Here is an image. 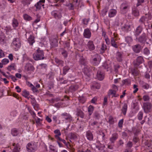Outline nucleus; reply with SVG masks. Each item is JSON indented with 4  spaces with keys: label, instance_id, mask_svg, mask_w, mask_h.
<instances>
[{
    "label": "nucleus",
    "instance_id": "f257e3e1",
    "mask_svg": "<svg viewBox=\"0 0 152 152\" xmlns=\"http://www.w3.org/2000/svg\"><path fill=\"white\" fill-rule=\"evenodd\" d=\"M92 69L93 67L88 64L84 66L83 69L84 75L83 77L84 80L86 81H88L90 80L91 72Z\"/></svg>",
    "mask_w": 152,
    "mask_h": 152
},
{
    "label": "nucleus",
    "instance_id": "f03ea898",
    "mask_svg": "<svg viewBox=\"0 0 152 152\" xmlns=\"http://www.w3.org/2000/svg\"><path fill=\"white\" fill-rule=\"evenodd\" d=\"M33 56L34 59L36 61L43 60L45 58L43 51L41 50L39 48H38L36 52L33 54Z\"/></svg>",
    "mask_w": 152,
    "mask_h": 152
},
{
    "label": "nucleus",
    "instance_id": "7ed1b4c3",
    "mask_svg": "<svg viewBox=\"0 0 152 152\" xmlns=\"http://www.w3.org/2000/svg\"><path fill=\"white\" fill-rule=\"evenodd\" d=\"M137 37L136 38V41L141 45L144 44L147 39V37L146 34L144 33L141 35Z\"/></svg>",
    "mask_w": 152,
    "mask_h": 152
},
{
    "label": "nucleus",
    "instance_id": "20e7f679",
    "mask_svg": "<svg viewBox=\"0 0 152 152\" xmlns=\"http://www.w3.org/2000/svg\"><path fill=\"white\" fill-rule=\"evenodd\" d=\"M26 147L28 152H34L37 149V144L35 142L28 143L27 144Z\"/></svg>",
    "mask_w": 152,
    "mask_h": 152
},
{
    "label": "nucleus",
    "instance_id": "39448f33",
    "mask_svg": "<svg viewBox=\"0 0 152 152\" xmlns=\"http://www.w3.org/2000/svg\"><path fill=\"white\" fill-rule=\"evenodd\" d=\"M129 3L126 1H125L122 3L120 7L121 12L123 14L126 13L129 9Z\"/></svg>",
    "mask_w": 152,
    "mask_h": 152
},
{
    "label": "nucleus",
    "instance_id": "423d86ee",
    "mask_svg": "<svg viewBox=\"0 0 152 152\" xmlns=\"http://www.w3.org/2000/svg\"><path fill=\"white\" fill-rule=\"evenodd\" d=\"M143 108L144 112L145 113H148L150 112V110L152 108V104L149 102H144L143 104Z\"/></svg>",
    "mask_w": 152,
    "mask_h": 152
},
{
    "label": "nucleus",
    "instance_id": "0eeeda50",
    "mask_svg": "<svg viewBox=\"0 0 152 152\" xmlns=\"http://www.w3.org/2000/svg\"><path fill=\"white\" fill-rule=\"evenodd\" d=\"M62 10L59 9L58 10H53L51 12L52 15L56 19H60L62 17L61 12Z\"/></svg>",
    "mask_w": 152,
    "mask_h": 152
},
{
    "label": "nucleus",
    "instance_id": "6e6552de",
    "mask_svg": "<svg viewBox=\"0 0 152 152\" xmlns=\"http://www.w3.org/2000/svg\"><path fill=\"white\" fill-rule=\"evenodd\" d=\"M12 45L17 50L21 46V42L20 39L18 38H15L13 39L12 43Z\"/></svg>",
    "mask_w": 152,
    "mask_h": 152
},
{
    "label": "nucleus",
    "instance_id": "1a4fd4ad",
    "mask_svg": "<svg viewBox=\"0 0 152 152\" xmlns=\"http://www.w3.org/2000/svg\"><path fill=\"white\" fill-rule=\"evenodd\" d=\"M144 61L143 57L142 56H138L136 59L133 61V63L135 67L137 68Z\"/></svg>",
    "mask_w": 152,
    "mask_h": 152
},
{
    "label": "nucleus",
    "instance_id": "9d476101",
    "mask_svg": "<svg viewBox=\"0 0 152 152\" xmlns=\"http://www.w3.org/2000/svg\"><path fill=\"white\" fill-rule=\"evenodd\" d=\"M62 118L67 122H70L72 120L73 118L69 113H64L61 114Z\"/></svg>",
    "mask_w": 152,
    "mask_h": 152
},
{
    "label": "nucleus",
    "instance_id": "9b49d317",
    "mask_svg": "<svg viewBox=\"0 0 152 152\" xmlns=\"http://www.w3.org/2000/svg\"><path fill=\"white\" fill-rule=\"evenodd\" d=\"M87 48L91 51L95 49V46L92 41L90 40L88 41L87 44Z\"/></svg>",
    "mask_w": 152,
    "mask_h": 152
},
{
    "label": "nucleus",
    "instance_id": "f8f14e48",
    "mask_svg": "<svg viewBox=\"0 0 152 152\" xmlns=\"http://www.w3.org/2000/svg\"><path fill=\"white\" fill-rule=\"evenodd\" d=\"M132 49L133 51L137 53H139L142 50L141 46L139 44L133 45L132 46Z\"/></svg>",
    "mask_w": 152,
    "mask_h": 152
},
{
    "label": "nucleus",
    "instance_id": "ddd939ff",
    "mask_svg": "<svg viewBox=\"0 0 152 152\" xmlns=\"http://www.w3.org/2000/svg\"><path fill=\"white\" fill-rule=\"evenodd\" d=\"M142 26V24H140L136 29L134 32V35L136 37L138 36L142 32L143 30Z\"/></svg>",
    "mask_w": 152,
    "mask_h": 152
},
{
    "label": "nucleus",
    "instance_id": "4468645a",
    "mask_svg": "<svg viewBox=\"0 0 152 152\" xmlns=\"http://www.w3.org/2000/svg\"><path fill=\"white\" fill-rule=\"evenodd\" d=\"M25 69L28 71L31 72H34L35 68L31 64L28 63L26 64L25 66Z\"/></svg>",
    "mask_w": 152,
    "mask_h": 152
},
{
    "label": "nucleus",
    "instance_id": "2eb2a0df",
    "mask_svg": "<svg viewBox=\"0 0 152 152\" xmlns=\"http://www.w3.org/2000/svg\"><path fill=\"white\" fill-rule=\"evenodd\" d=\"M94 64L95 65H97L99 62L101 58L100 56L98 54H96L92 57Z\"/></svg>",
    "mask_w": 152,
    "mask_h": 152
},
{
    "label": "nucleus",
    "instance_id": "dca6fc26",
    "mask_svg": "<svg viewBox=\"0 0 152 152\" xmlns=\"http://www.w3.org/2000/svg\"><path fill=\"white\" fill-rule=\"evenodd\" d=\"M45 0H40L35 5V6L36 7L37 10H40L42 6L43 8H44V4H43L45 3Z\"/></svg>",
    "mask_w": 152,
    "mask_h": 152
},
{
    "label": "nucleus",
    "instance_id": "f3484780",
    "mask_svg": "<svg viewBox=\"0 0 152 152\" xmlns=\"http://www.w3.org/2000/svg\"><path fill=\"white\" fill-rule=\"evenodd\" d=\"M91 36V32L88 28H86L84 30L83 33V36L85 38L90 39Z\"/></svg>",
    "mask_w": 152,
    "mask_h": 152
},
{
    "label": "nucleus",
    "instance_id": "a211bd4d",
    "mask_svg": "<svg viewBox=\"0 0 152 152\" xmlns=\"http://www.w3.org/2000/svg\"><path fill=\"white\" fill-rule=\"evenodd\" d=\"M13 145L14 147L12 152H20V146L18 143L15 144L13 143Z\"/></svg>",
    "mask_w": 152,
    "mask_h": 152
},
{
    "label": "nucleus",
    "instance_id": "6ab92c4d",
    "mask_svg": "<svg viewBox=\"0 0 152 152\" xmlns=\"http://www.w3.org/2000/svg\"><path fill=\"white\" fill-rule=\"evenodd\" d=\"M118 138V134L116 133H114L112 134V137L110 138V140L112 143H113Z\"/></svg>",
    "mask_w": 152,
    "mask_h": 152
},
{
    "label": "nucleus",
    "instance_id": "aec40b11",
    "mask_svg": "<svg viewBox=\"0 0 152 152\" xmlns=\"http://www.w3.org/2000/svg\"><path fill=\"white\" fill-rule=\"evenodd\" d=\"M133 144L132 142L129 141L126 145V147L128 148L125 149L124 152H132L131 148Z\"/></svg>",
    "mask_w": 152,
    "mask_h": 152
},
{
    "label": "nucleus",
    "instance_id": "412c9836",
    "mask_svg": "<svg viewBox=\"0 0 152 152\" xmlns=\"http://www.w3.org/2000/svg\"><path fill=\"white\" fill-rule=\"evenodd\" d=\"M121 28L123 31L128 32L130 30V26L128 24H125L121 26Z\"/></svg>",
    "mask_w": 152,
    "mask_h": 152
},
{
    "label": "nucleus",
    "instance_id": "4be33fe9",
    "mask_svg": "<svg viewBox=\"0 0 152 152\" xmlns=\"http://www.w3.org/2000/svg\"><path fill=\"white\" fill-rule=\"evenodd\" d=\"M96 77L99 80H102L104 78V74L100 71H98L97 72Z\"/></svg>",
    "mask_w": 152,
    "mask_h": 152
},
{
    "label": "nucleus",
    "instance_id": "5701e85b",
    "mask_svg": "<svg viewBox=\"0 0 152 152\" xmlns=\"http://www.w3.org/2000/svg\"><path fill=\"white\" fill-rule=\"evenodd\" d=\"M55 61L58 66H63L64 62L62 60L59 59L57 58H55Z\"/></svg>",
    "mask_w": 152,
    "mask_h": 152
},
{
    "label": "nucleus",
    "instance_id": "b1692460",
    "mask_svg": "<svg viewBox=\"0 0 152 152\" xmlns=\"http://www.w3.org/2000/svg\"><path fill=\"white\" fill-rule=\"evenodd\" d=\"M86 136L87 139L89 140H92L93 139V136L91 132L88 130L86 132Z\"/></svg>",
    "mask_w": 152,
    "mask_h": 152
},
{
    "label": "nucleus",
    "instance_id": "393cba45",
    "mask_svg": "<svg viewBox=\"0 0 152 152\" xmlns=\"http://www.w3.org/2000/svg\"><path fill=\"white\" fill-rule=\"evenodd\" d=\"M116 58L118 61L121 62L122 60V53L120 52H118L116 54Z\"/></svg>",
    "mask_w": 152,
    "mask_h": 152
},
{
    "label": "nucleus",
    "instance_id": "a878e982",
    "mask_svg": "<svg viewBox=\"0 0 152 152\" xmlns=\"http://www.w3.org/2000/svg\"><path fill=\"white\" fill-rule=\"evenodd\" d=\"M28 41L31 45H32L33 43L35 42L34 37L32 35H30L28 37Z\"/></svg>",
    "mask_w": 152,
    "mask_h": 152
},
{
    "label": "nucleus",
    "instance_id": "bb28decb",
    "mask_svg": "<svg viewBox=\"0 0 152 152\" xmlns=\"http://www.w3.org/2000/svg\"><path fill=\"white\" fill-rule=\"evenodd\" d=\"M79 88L77 85H72L69 87V92H73L77 90Z\"/></svg>",
    "mask_w": 152,
    "mask_h": 152
},
{
    "label": "nucleus",
    "instance_id": "cd10ccee",
    "mask_svg": "<svg viewBox=\"0 0 152 152\" xmlns=\"http://www.w3.org/2000/svg\"><path fill=\"white\" fill-rule=\"evenodd\" d=\"M79 62L80 64L83 65L84 66L87 64L86 60L83 56L80 57Z\"/></svg>",
    "mask_w": 152,
    "mask_h": 152
},
{
    "label": "nucleus",
    "instance_id": "c85d7f7f",
    "mask_svg": "<svg viewBox=\"0 0 152 152\" xmlns=\"http://www.w3.org/2000/svg\"><path fill=\"white\" fill-rule=\"evenodd\" d=\"M139 22L140 23V24H142V26L143 24H145V22H147V23H148L147 19H146V18L144 16H142L139 19Z\"/></svg>",
    "mask_w": 152,
    "mask_h": 152
},
{
    "label": "nucleus",
    "instance_id": "c756f323",
    "mask_svg": "<svg viewBox=\"0 0 152 152\" xmlns=\"http://www.w3.org/2000/svg\"><path fill=\"white\" fill-rule=\"evenodd\" d=\"M131 71L132 75L134 76H137L139 74V72L137 68H132Z\"/></svg>",
    "mask_w": 152,
    "mask_h": 152
},
{
    "label": "nucleus",
    "instance_id": "7c9ffc66",
    "mask_svg": "<svg viewBox=\"0 0 152 152\" xmlns=\"http://www.w3.org/2000/svg\"><path fill=\"white\" fill-rule=\"evenodd\" d=\"M5 35L3 33H1L0 35V43L2 44H4L5 42Z\"/></svg>",
    "mask_w": 152,
    "mask_h": 152
},
{
    "label": "nucleus",
    "instance_id": "2f4dec72",
    "mask_svg": "<svg viewBox=\"0 0 152 152\" xmlns=\"http://www.w3.org/2000/svg\"><path fill=\"white\" fill-rule=\"evenodd\" d=\"M100 87V84L96 82H94L93 83V85L92 86V89L96 88V89H99Z\"/></svg>",
    "mask_w": 152,
    "mask_h": 152
},
{
    "label": "nucleus",
    "instance_id": "473e14b6",
    "mask_svg": "<svg viewBox=\"0 0 152 152\" xmlns=\"http://www.w3.org/2000/svg\"><path fill=\"white\" fill-rule=\"evenodd\" d=\"M11 134L13 136H16L18 135V132L16 129L14 128L12 129L11 130Z\"/></svg>",
    "mask_w": 152,
    "mask_h": 152
},
{
    "label": "nucleus",
    "instance_id": "72a5a7b5",
    "mask_svg": "<svg viewBox=\"0 0 152 152\" xmlns=\"http://www.w3.org/2000/svg\"><path fill=\"white\" fill-rule=\"evenodd\" d=\"M116 11L115 10H111L109 12V16L110 18L113 17L116 15Z\"/></svg>",
    "mask_w": 152,
    "mask_h": 152
},
{
    "label": "nucleus",
    "instance_id": "f704fd0d",
    "mask_svg": "<svg viewBox=\"0 0 152 152\" xmlns=\"http://www.w3.org/2000/svg\"><path fill=\"white\" fill-rule=\"evenodd\" d=\"M127 109V105L126 103H125L121 109L122 112L124 115H125L126 114Z\"/></svg>",
    "mask_w": 152,
    "mask_h": 152
},
{
    "label": "nucleus",
    "instance_id": "c9c22d12",
    "mask_svg": "<svg viewBox=\"0 0 152 152\" xmlns=\"http://www.w3.org/2000/svg\"><path fill=\"white\" fill-rule=\"evenodd\" d=\"M54 133L55 134V137L56 139H58L60 137V136L61 135V133L59 129H56L54 131Z\"/></svg>",
    "mask_w": 152,
    "mask_h": 152
},
{
    "label": "nucleus",
    "instance_id": "e433bc0d",
    "mask_svg": "<svg viewBox=\"0 0 152 152\" xmlns=\"http://www.w3.org/2000/svg\"><path fill=\"white\" fill-rule=\"evenodd\" d=\"M133 132L134 133V134L135 135V136L134 137V138H133V141L135 143L137 142L138 140L139 139L138 137L136 136V135L139 132V131L136 130V132H135L134 130L133 129Z\"/></svg>",
    "mask_w": 152,
    "mask_h": 152
},
{
    "label": "nucleus",
    "instance_id": "4c0bfd02",
    "mask_svg": "<svg viewBox=\"0 0 152 152\" xmlns=\"http://www.w3.org/2000/svg\"><path fill=\"white\" fill-rule=\"evenodd\" d=\"M143 53L144 55L148 56L150 54V53L149 50L146 47L143 49Z\"/></svg>",
    "mask_w": 152,
    "mask_h": 152
},
{
    "label": "nucleus",
    "instance_id": "58836bf2",
    "mask_svg": "<svg viewBox=\"0 0 152 152\" xmlns=\"http://www.w3.org/2000/svg\"><path fill=\"white\" fill-rule=\"evenodd\" d=\"M132 14L135 16H138L139 15V13L138 10L134 9L132 10Z\"/></svg>",
    "mask_w": 152,
    "mask_h": 152
},
{
    "label": "nucleus",
    "instance_id": "ea45409f",
    "mask_svg": "<svg viewBox=\"0 0 152 152\" xmlns=\"http://www.w3.org/2000/svg\"><path fill=\"white\" fill-rule=\"evenodd\" d=\"M111 43L113 47L115 48H118V46L117 44H116L115 40L114 39L113 37H112L111 39Z\"/></svg>",
    "mask_w": 152,
    "mask_h": 152
},
{
    "label": "nucleus",
    "instance_id": "a19ab883",
    "mask_svg": "<svg viewBox=\"0 0 152 152\" xmlns=\"http://www.w3.org/2000/svg\"><path fill=\"white\" fill-rule=\"evenodd\" d=\"M94 118L96 119H99L100 117V113L97 111H95L94 113Z\"/></svg>",
    "mask_w": 152,
    "mask_h": 152
},
{
    "label": "nucleus",
    "instance_id": "79ce46f5",
    "mask_svg": "<svg viewBox=\"0 0 152 152\" xmlns=\"http://www.w3.org/2000/svg\"><path fill=\"white\" fill-rule=\"evenodd\" d=\"M108 10V8L107 7H105L102 10L101 12V15L103 16L106 15Z\"/></svg>",
    "mask_w": 152,
    "mask_h": 152
},
{
    "label": "nucleus",
    "instance_id": "37998d69",
    "mask_svg": "<svg viewBox=\"0 0 152 152\" xmlns=\"http://www.w3.org/2000/svg\"><path fill=\"white\" fill-rule=\"evenodd\" d=\"M31 102L32 105L34 107H38V105L36 102V100L34 98H31Z\"/></svg>",
    "mask_w": 152,
    "mask_h": 152
},
{
    "label": "nucleus",
    "instance_id": "c03bdc74",
    "mask_svg": "<svg viewBox=\"0 0 152 152\" xmlns=\"http://www.w3.org/2000/svg\"><path fill=\"white\" fill-rule=\"evenodd\" d=\"M70 69V67L68 66H64L63 68V74L64 75H66Z\"/></svg>",
    "mask_w": 152,
    "mask_h": 152
},
{
    "label": "nucleus",
    "instance_id": "a18cd8bd",
    "mask_svg": "<svg viewBox=\"0 0 152 152\" xmlns=\"http://www.w3.org/2000/svg\"><path fill=\"white\" fill-rule=\"evenodd\" d=\"M126 42L128 44H130L133 41L132 37L130 36H127L125 37Z\"/></svg>",
    "mask_w": 152,
    "mask_h": 152
},
{
    "label": "nucleus",
    "instance_id": "49530a36",
    "mask_svg": "<svg viewBox=\"0 0 152 152\" xmlns=\"http://www.w3.org/2000/svg\"><path fill=\"white\" fill-rule=\"evenodd\" d=\"M77 115L82 118L84 117V114L80 110H78L77 112Z\"/></svg>",
    "mask_w": 152,
    "mask_h": 152
},
{
    "label": "nucleus",
    "instance_id": "de8ad7c7",
    "mask_svg": "<svg viewBox=\"0 0 152 152\" xmlns=\"http://www.w3.org/2000/svg\"><path fill=\"white\" fill-rule=\"evenodd\" d=\"M18 23L17 20L14 19L12 20V25L14 28H16L18 26Z\"/></svg>",
    "mask_w": 152,
    "mask_h": 152
},
{
    "label": "nucleus",
    "instance_id": "09e8293b",
    "mask_svg": "<svg viewBox=\"0 0 152 152\" xmlns=\"http://www.w3.org/2000/svg\"><path fill=\"white\" fill-rule=\"evenodd\" d=\"M143 116V113L142 111H140L137 115V117L139 121L142 120Z\"/></svg>",
    "mask_w": 152,
    "mask_h": 152
},
{
    "label": "nucleus",
    "instance_id": "8fccbe9b",
    "mask_svg": "<svg viewBox=\"0 0 152 152\" xmlns=\"http://www.w3.org/2000/svg\"><path fill=\"white\" fill-rule=\"evenodd\" d=\"M23 17L24 19L27 20H30L32 19V18L27 14H25L23 15Z\"/></svg>",
    "mask_w": 152,
    "mask_h": 152
},
{
    "label": "nucleus",
    "instance_id": "3c124183",
    "mask_svg": "<svg viewBox=\"0 0 152 152\" xmlns=\"http://www.w3.org/2000/svg\"><path fill=\"white\" fill-rule=\"evenodd\" d=\"M61 53L64 58H66L67 56V51L63 49H61Z\"/></svg>",
    "mask_w": 152,
    "mask_h": 152
},
{
    "label": "nucleus",
    "instance_id": "603ef678",
    "mask_svg": "<svg viewBox=\"0 0 152 152\" xmlns=\"http://www.w3.org/2000/svg\"><path fill=\"white\" fill-rule=\"evenodd\" d=\"M80 0H73V4L75 7L79 6Z\"/></svg>",
    "mask_w": 152,
    "mask_h": 152
},
{
    "label": "nucleus",
    "instance_id": "864d4df0",
    "mask_svg": "<svg viewBox=\"0 0 152 152\" xmlns=\"http://www.w3.org/2000/svg\"><path fill=\"white\" fill-rule=\"evenodd\" d=\"M144 16L146 18V19H147L148 21L149 20H151L152 18V16L150 13L146 14Z\"/></svg>",
    "mask_w": 152,
    "mask_h": 152
},
{
    "label": "nucleus",
    "instance_id": "5fc2aeb1",
    "mask_svg": "<svg viewBox=\"0 0 152 152\" xmlns=\"http://www.w3.org/2000/svg\"><path fill=\"white\" fill-rule=\"evenodd\" d=\"M106 49V46L104 45V43L102 44V47L101 48V53H103L104 51Z\"/></svg>",
    "mask_w": 152,
    "mask_h": 152
},
{
    "label": "nucleus",
    "instance_id": "6e6d98bb",
    "mask_svg": "<svg viewBox=\"0 0 152 152\" xmlns=\"http://www.w3.org/2000/svg\"><path fill=\"white\" fill-rule=\"evenodd\" d=\"M22 95L25 98L27 97V96L29 95V93L28 92L26 91V90H24L23 92Z\"/></svg>",
    "mask_w": 152,
    "mask_h": 152
},
{
    "label": "nucleus",
    "instance_id": "4d7b16f0",
    "mask_svg": "<svg viewBox=\"0 0 152 152\" xmlns=\"http://www.w3.org/2000/svg\"><path fill=\"white\" fill-rule=\"evenodd\" d=\"M53 41V42H52L50 43L51 46L53 47L56 46L57 45V41L56 39H54Z\"/></svg>",
    "mask_w": 152,
    "mask_h": 152
},
{
    "label": "nucleus",
    "instance_id": "13d9d810",
    "mask_svg": "<svg viewBox=\"0 0 152 152\" xmlns=\"http://www.w3.org/2000/svg\"><path fill=\"white\" fill-rule=\"evenodd\" d=\"M15 64H12L8 66L7 69L9 71H11L12 69H15Z\"/></svg>",
    "mask_w": 152,
    "mask_h": 152
},
{
    "label": "nucleus",
    "instance_id": "bf43d9fd",
    "mask_svg": "<svg viewBox=\"0 0 152 152\" xmlns=\"http://www.w3.org/2000/svg\"><path fill=\"white\" fill-rule=\"evenodd\" d=\"M50 152H57V150L54 147L51 145L50 146Z\"/></svg>",
    "mask_w": 152,
    "mask_h": 152
},
{
    "label": "nucleus",
    "instance_id": "052dcab7",
    "mask_svg": "<svg viewBox=\"0 0 152 152\" xmlns=\"http://www.w3.org/2000/svg\"><path fill=\"white\" fill-rule=\"evenodd\" d=\"M78 99L80 102L82 103H84L85 102V98L83 96H80Z\"/></svg>",
    "mask_w": 152,
    "mask_h": 152
},
{
    "label": "nucleus",
    "instance_id": "680f3d73",
    "mask_svg": "<svg viewBox=\"0 0 152 152\" xmlns=\"http://www.w3.org/2000/svg\"><path fill=\"white\" fill-rule=\"evenodd\" d=\"M77 138V136L76 135V134L73 133H71L70 134V138L71 139H76Z\"/></svg>",
    "mask_w": 152,
    "mask_h": 152
},
{
    "label": "nucleus",
    "instance_id": "e2e57ef3",
    "mask_svg": "<svg viewBox=\"0 0 152 152\" xmlns=\"http://www.w3.org/2000/svg\"><path fill=\"white\" fill-rule=\"evenodd\" d=\"M149 85L148 84L145 83H143V84L142 85V88L145 89H148L149 88Z\"/></svg>",
    "mask_w": 152,
    "mask_h": 152
},
{
    "label": "nucleus",
    "instance_id": "0e129e2a",
    "mask_svg": "<svg viewBox=\"0 0 152 152\" xmlns=\"http://www.w3.org/2000/svg\"><path fill=\"white\" fill-rule=\"evenodd\" d=\"M143 99L145 101H147L149 100L150 98L147 95H145L143 96Z\"/></svg>",
    "mask_w": 152,
    "mask_h": 152
},
{
    "label": "nucleus",
    "instance_id": "69168bd1",
    "mask_svg": "<svg viewBox=\"0 0 152 152\" xmlns=\"http://www.w3.org/2000/svg\"><path fill=\"white\" fill-rule=\"evenodd\" d=\"M122 82L124 84L128 85L130 84L129 81L127 79L123 80L122 81Z\"/></svg>",
    "mask_w": 152,
    "mask_h": 152
},
{
    "label": "nucleus",
    "instance_id": "338daca9",
    "mask_svg": "<svg viewBox=\"0 0 152 152\" xmlns=\"http://www.w3.org/2000/svg\"><path fill=\"white\" fill-rule=\"evenodd\" d=\"M123 119H122L119 121L118 123V126L119 127L121 128L122 127V125L123 123Z\"/></svg>",
    "mask_w": 152,
    "mask_h": 152
},
{
    "label": "nucleus",
    "instance_id": "774afa93",
    "mask_svg": "<svg viewBox=\"0 0 152 152\" xmlns=\"http://www.w3.org/2000/svg\"><path fill=\"white\" fill-rule=\"evenodd\" d=\"M9 62V60L6 58H4L2 60V63L3 64H6L8 63Z\"/></svg>",
    "mask_w": 152,
    "mask_h": 152
}]
</instances>
